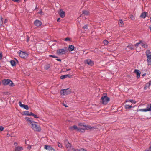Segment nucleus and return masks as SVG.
Returning <instances> with one entry per match:
<instances>
[{
    "instance_id": "1",
    "label": "nucleus",
    "mask_w": 151,
    "mask_h": 151,
    "mask_svg": "<svg viewBox=\"0 0 151 151\" xmlns=\"http://www.w3.org/2000/svg\"><path fill=\"white\" fill-rule=\"evenodd\" d=\"M83 123H80L79 126H82L81 128L78 127L74 125L72 127H69V129L70 130H75L77 131L83 132L85 130L90 129L92 128V127L88 126L83 125Z\"/></svg>"
},
{
    "instance_id": "2",
    "label": "nucleus",
    "mask_w": 151,
    "mask_h": 151,
    "mask_svg": "<svg viewBox=\"0 0 151 151\" xmlns=\"http://www.w3.org/2000/svg\"><path fill=\"white\" fill-rule=\"evenodd\" d=\"M68 51V49L67 47H64L62 49H58L57 51L58 55H61L65 54Z\"/></svg>"
},
{
    "instance_id": "3",
    "label": "nucleus",
    "mask_w": 151,
    "mask_h": 151,
    "mask_svg": "<svg viewBox=\"0 0 151 151\" xmlns=\"http://www.w3.org/2000/svg\"><path fill=\"white\" fill-rule=\"evenodd\" d=\"M146 54L147 56V61L148 65H151V52L149 50L146 52Z\"/></svg>"
},
{
    "instance_id": "4",
    "label": "nucleus",
    "mask_w": 151,
    "mask_h": 151,
    "mask_svg": "<svg viewBox=\"0 0 151 151\" xmlns=\"http://www.w3.org/2000/svg\"><path fill=\"white\" fill-rule=\"evenodd\" d=\"M30 126L35 131L39 132L41 130L40 127L37 125L36 123H30Z\"/></svg>"
},
{
    "instance_id": "5",
    "label": "nucleus",
    "mask_w": 151,
    "mask_h": 151,
    "mask_svg": "<svg viewBox=\"0 0 151 151\" xmlns=\"http://www.w3.org/2000/svg\"><path fill=\"white\" fill-rule=\"evenodd\" d=\"M62 95H65L70 94L71 93V90L70 88L61 90L60 91Z\"/></svg>"
},
{
    "instance_id": "6",
    "label": "nucleus",
    "mask_w": 151,
    "mask_h": 151,
    "mask_svg": "<svg viewBox=\"0 0 151 151\" xmlns=\"http://www.w3.org/2000/svg\"><path fill=\"white\" fill-rule=\"evenodd\" d=\"M109 100V99L106 96H103L101 98V101L103 104H106Z\"/></svg>"
},
{
    "instance_id": "7",
    "label": "nucleus",
    "mask_w": 151,
    "mask_h": 151,
    "mask_svg": "<svg viewBox=\"0 0 151 151\" xmlns=\"http://www.w3.org/2000/svg\"><path fill=\"white\" fill-rule=\"evenodd\" d=\"M2 83L4 85H9L11 86H14V84L12 81L8 79L3 80L2 81Z\"/></svg>"
},
{
    "instance_id": "8",
    "label": "nucleus",
    "mask_w": 151,
    "mask_h": 151,
    "mask_svg": "<svg viewBox=\"0 0 151 151\" xmlns=\"http://www.w3.org/2000/svg\"><path fill=\"white\" fill-rule=\"evenodd\" d=\"M19 54L20 57L22 58H25L28 56V54L27 52L22 51L19 52Z\"/></svg>"
},
{
    "instance_id": "9",
    "label": "nucleus",
    "mask_w": 151,
    "mask_h": 151,
    "mask_svg": "<svg viewBox=\"0 0 151 151\" xmlns=\"http://www.w3.org/2000/svg\"><path fill=\"white\" fill-rule=\"evenodd\" d=\"M85 64H87L89 65H93L94 64V62L90 59H88L84 61Z\"/></svg>"
},
{
    "instance_id": "10",
    "label": "nucleus",
    "mask_w": 151,
    "mask_h": 151,
    "mask_svg": "<svg viewBox=\"0 0 151 151\" xmlns=\"http://www.w3.org/2000/svg\"><path fill=\"white\" fill-rule=\"evenodd\" d=\"M19 104L20 107L23 108L27 110H28L29 109V108L28 105L22 104L21 102L20 101L19 102Z\"/></svg>"
},
{
    "instance_id": "11",
    "label": "nucleus",
    "mask_w": 151,
    "mask_h": 151,
    "mask_svg": "<svg viewBox=\"0 0 151 151\" xmlns=\"http://www.w3.org/2000/svg\"><path fill=\"white\" fill-rule=\"evenodd\" d=\"M134 47L132 44H129L126 48V50L128 51L132 50L134 49Z\"/></svg>"
},
{
    "instance_id": "12",
    "label": "nucleus",
    "mask_w": 151,
    "mask_h": 151,
    "mask_svg": "<svg viewBox=\"0 0 151 151\" xmlns=\"http://www.w3.org/2000/svg\"><path fill=\"white\" fill-rule=\"evenodd\" d=\"M59 14L60 17L62 18H63L65 16V12L62 9H60V10Z\"/></svg>"
},
{
    "instance_id": "13",
    "label": "nucleus",
    "mask_w": 151,
    "mask_h": 151,
    "mask_svg": "<svg viewBox=\"0 0 151 151\" xmlns=\"http://www.w3.org/2000/svg\"><path fill=\"white\" fill-rule=\"evenodd\" d=\"M35 25L37 26H39L41 25L42 23L40 21L36 20L34 22Z\"/></svg>"
},
{
    "instance_id": "14",
    "label": "nucleus",
    "mask_w": 151,
    "mask_h": 151,
    "mask_svg": "<svg viewBox=\"0 0 151 151\" xmlns=\"http://www.w3.org/2000/svg\"><path fill=\"white\" fill-rule=\"evenodd\" d=\"M141 45L144 48L146 49L147 47V44L144 41H141Z\"/></svg>"
},
{
    "instance_id": "15",
    "label": "nucleus",
    "mask_w": 151,
    "mask_h": 151,
    "mask_svg": "<svg viewBox=\"0 0 151 151\" xmlns=\"http://www.w3.org/2000/svg\"><path fill=\"white\" fill-rule=\"evenodd\" d=\"M67 77H69L70 78H71V76L70 74L63 75L61 76L60 77V78L61 79H63Z\"/></svg>"
},
{
    "instance_id": "16",
    "label": "nucleus",
    "mask_w": 151,
    "mask_h": 151,
    "mask_svg": "<svg viewBox=\"0 0 151 151\" xmlns=\"http://www.w3.org/2000/svg\"><path fill=\"white\" fill-rule=\"evenodd\" d=\"M68 151H78V149H76L74 148L72 145L68 149Z\"/></svg>"
},
{
    "instance_id": "17",
    "label": "nucleus",
    "mask_w": 151,
    "mask_h": 151,
    "mask_svg": "<svg viewBox=\"0 0 151 151\" xmlns=\"http://www.w3.org/2000/svg\"><path fill=\"white\" fill-rule=\"evenodd\" d=\"M134 72L137 75V77L139 78L140 76V72L138 70L135 69L134 71Z\"/></svg>"
},
{
    "instance_id": "18",
    "label": "nucleus",
    "mask_w": 151,
    "mask_h": 151,
    "mask_svg": "<svg viewBox=\"0 0 151 151\" xmlns=\"http://www.w3.org/2000/svg\"><path fill=\"white\" fill-rule=\"evenodd\" d=\"M23 150V148L22 147L18 146L15 147V151H20Z\"/></svg>"
},
{
    "instance_id": "19",
    "label": "nucleus",
    "mask_w": 151,
    "mask_h": 151,
    "mask_svg": "<svg viewBox=\"0 0 151 151\" xmlns=\"http://www.w3.org/2000/svg\"><path fill=\"white\" fill-rule=\"evenodd\" d=\"M74 46L72 45H70L69 46L68 49L69 51L70 52L74 50Z\"/></svg>"
},
{
    "instance_id": "20",
    "label": "nucleus",
    "mask_w": 151,
    "mask_h": 151,
    "mask_svg": "<svg viewBox=\"0 0 151 151\" xmlns=\"http://www.w3.org/2000/svg\"><path fill=\"white\" fill-rule=\"evenodd\" d=\"M146 14L147 12H143L141 14L140 17L143 18H145L146 17Z\"/></svg>"
},
{
    "instance_id": "21",
    "label": "nucleus",
    "mask_w": 151,
    "mask_h": 151,
    "mask_svg": "<svg viewBox=\"0 0 151 151\" xmlns=\"http://www.w3.org/2000/svg\"><path fill=\"white\" fill-rule=\"evenodd\" d=\"M44 148L45 149L48 150L49 151L51 150V149H52V147L50 146L45 145V146Z\"/></svg>"
},
{
    "instance_id": "22",
    "label": "nucleus",
    "mask_w": 151,
    "mask_h": 151,
    "mask_svg": "<svg viewBox=\"0 0 151 151\" xmlns=\"http://www.w3.org/2000/svg\"><path fill=\"white\" fill-rule=\"evenodd\" d=\"M130 102L133 104H135L136 102V101H135L134 100H131V99L128 100L126 101V102Z\"/></svg>"
},
{
    "instance_id": "23",
    "label": "nucleus",
    "mask_w": 151,
    "mask_h": 151,
    "mask_svg": "<svg viewBox=\"0 0 151 151\" xmlns=\"http://www.w3.org/2000/svg\"><path fill=\"white\" fill-rule=\"evenodd\" d=\"M10 63L11 64V65L12 66H15L16 65V63L14 60H11L10 61Z\"/></svg>"
},
{
    "instance_id": "24",
    "label": "nucleus",
    "mask_w": 151,
    "mask_h": 151,
    "mask_svg": "<svg viewBox=\"0 0 151 151\" xmlns=\"http://www.w3.org/2000/svg\"><path fill=\"white\" fill-rule=\"evenodd\" d=\"M82 14H84L85 15H89V13L87 11H83L82 12Z\"/></svg>"
},
{
    "instance_id": "25",
    "label": "nucleus",
    "mask_w": 151,
    "mask_h": 151,
    "mask_svg": "<svg viewBox=\"0 0 151 151\" xmlns=\"http://www.w3.org/2000/svg\"><path fill=\"white\" fill-rule=\"evenodd\" d=\"M32 112H29L28 111H26L24 112V114L26 115H31V114H32Z\"/></svg>"
},
{
    "instance_id": "26",
    "label": "nucleus",
    "mask_w": 151,
    "mask_h": 151,
    "mask_svg": "<svg viewBox=\"0 0 151 151\" xmlns=\"http://www.w3.org/2000/svg\"><path fill=\"white\" fill-rule=\"evenodd\" d=\"M119 24L120 26H122L123 25V23L121 19L119 20Z\"/></svg>"
},
{
    "instance_id": "27",
    "label": "nucleus",
    "mask_w": 151,
    "mask_h": 151,
    "mask_svg": "<svg viewBox=\"0 0 151 151\" xmlns=\"http://www.w3.org/2000/svg\"><path fill=\"white\" fill-rule=\"evenodd\" d=\"M132 107L131 105H125V107L126 109H130Z\"/></svg>"
},
{
    "instance_id": "28",
    "label": "nucleus",
    "mask_w": 151,
    "mask_h": 151,
    "mask_svg": "<svg viewBox=\"0 0 151 151\" xmlns=\"http://www.w3.org/2000/svg\"><path fill=\"white\" fill-rule=\"evenodd\" d=\"M2 19L3 18L2 17L0 16V26L3 23Z\"/></svg>"
},
{
    "instance_id": "29",
    "label": "nucleus",
    "mask_w": 151,
    "mask_h": 151,
    "mask_svg": "<svg viewBox=\"0 0 151 151\" xmlns=\"http://www.w3.org/2000/svg\"><path fill=\"white\" fill-rule=\"evenodd\" d=\"M58 145L59 147H60L62 148H63V146H62V144L60 142L58 143Z\"/></svg>"
},
{
    "instance_id": "30",
    "label": "nucleus",
    "mask_w": 151,
    "mask_h": 151,
    "mask_svg": "<svg viewBox=\"0 0 151 151\" xmlns=\"http://www.w3.org/2000/svg\"><path fill=\"white\" fill-rule=\"evenodd\" d=\"M140 44H141V41H140L139 42L136 43L135 45V46L136 47V48L138 47Z\"/></svg>"
},
{
    "instance_id": "31",
    "label": "nucleus",
    "mask_w": 151,
    "mask_h": 151,
    "mask_svg": "<svg viewBox=\"0 0 151 151\" xmlns=\"http://www.w3.org/2000/svg\"><path fill=\"white\" fill-rule=\"evenodd\" d=\"M103 43L105 45H107L108 44V42L106 40H105L103 41Z\"/></svg>"
},
{
    "instance_id": "32",
    "label": "nucleus",
    "mask_w": 151,
    "mask_h": 151,
    "mask_svg": "<svg viewBox=\"0 0 151 151\" xmlns=\"http://www.w3.org/2000/svg\"><path fill=\"white\" fill-rule=\"evenodd\" d=\"M50 68V65L49 64L45 65V68L46 70Z\"/></svg>"
},
{
    "instance_id": "33",
    "label": "nucleus",
    "mask_w": 151,
    "mask_h": 151,
    "mask_svg": "<svg viewBox=\"0 0 151 151\" xmlns=\"http://www.w3.org/2000/svg\"><path fill=\"white\" fill-rule=\"evenodd\" d=\"M72 146V145H71V144L70 143H68L66 145V147L68 149L69 147H70V146Z\"/></svg>"
},
{
    "instance_id": "34",
    "label": "nucleus",
    "mask_w": 151,
    "mask_h": 151,
    "mask_svg": "<svg viewBox=\"0 0 151 151\" xmlns=\"http://www.w3.org/2000/svg\"><path fill=\"white\" fill-rule=\"evenodd\" d=\"M64 40L66 41H70L71 39L69 37H66Z\"/></svg>"
},
{
    "instance_id": "35",
    "label": "nucleus",
    "mask_w": 151,
    "mask_h": 151,
    "mask_svg": "<svg viewBox=\"0 0 151 151\" xmlns=\"http://www.w3.org/2000/svg\"><path fill=\"white\" fill-rule=\"evenodd\" d=\"M78 151H87L86 149L84 148H81L80 149H78Z\"/></svg>"
},
{
    "instance_id": "36",
    "label": "nucleus",
    "mask_w": 151,
    "mask_h": 151,
    "mask_svg": "<svg viewBox=\"0 0 151 151\" xmlns=\"http://www.w3.org/2000/svg\"><path fill=\"white\" fill-rule=\"evenodd\" d=\"M130 18L132 20H134L135 18L134 17L133 15H131L130 16Z\"/></svg>"
},
{
    "instance_id": "37",
    "label": "nucleus",
    "mask_w": 151,
    "mask_h": 151,
    "mask_svg": "<svg viewBox=\"0 0 151 151\" xmlns=\"http://www.w3.org/2000/svg\"><path fill=\"white\" fill-rule=\"evenodd\" d=\"M31 115L33 116L35 118H38V117H37V115L33 113H32L31 114Z\"/></svg>"
},
{
    "instance_id": "38",
    "label": "nucleus",
    "mask_w": 151,
    "mask_h": 151,
    "mask_svg": "<svg viewBox=\"0 0 151 151\" xmlns=\"http://www.w3.org/2000/svg\"><path fill=\"white\" fill-rule=\"evenodd\" d=\"M64 143L65 145L67 144L68 143H70L68 140L66 139L65 140Z\"/></svg>"
},
{
    "instance_id": "39",
    "label": "nucleus",
    "mask_w": 151,
    "mask_h": 151,
    "mask_svg": "<svg viewBox=\"0 0 151 151\" xmlns=\"http://www.w3.org/2000/svg\"><path fill=\"white\" fill-rule=\"evenodd\" d=\"M4 129V127L2 126H0V130L1 131H3V129Z\"/></svg>"
},
{
    "instance_id": "40",
    "label": "nucleus",
    "mask_w": 151,
    "mask_h": 151,
    "mask_svg": "<svg viewBox=\"0 0 151 151\" xmlns=\"http://www.w3.org/2000/svg\"><path fill=\"white\" fill-rule=\"evenodd\" d=\"M49 56H50V57H52L54 58H57V56H54V55H49Z\"/></svg>"
},
{
    "instance_id": "41",
    "label": "nucleus",
    "mask_w": 151,
    "mask_h": 151,
    "mask_svg": "<svg viewBox=\"0 0 151 151\" xmlns=\"http://www.w3.org/2000/svg\"><path fill=\"white\" fill-rule=\"evenodd\" d=\"M150 84V83L149 85H148V84H147L145 86V87H144V89H146L149 86V85Z\"/></svg>"
},
{
    "instance_id": "42",
    "label": "nucleus",
    "mask_w": 151,
    "mask_h": 151,
    "mask_svg": "<svg viewBox=\"0 0 151 151\" xmlns=\"http://www.w3.org/2000/svg\"><path fill=\"white\" fill-rule=\"evenodd\" d=\"M83 28L85 29H87V25H86L83 27Z\"/></svg>"
},
{
    "instance_id": "43",
    "label": "nucleus",
    "mask_w": 151,
    "mask_h": 151,
    "mask_svg": "<svg viewBox=\"0 0 151 151\" xmlns=\"http://www.w3.org/2000/svg\"><path fill=\"white\" fill-rule=\"evenodd\" d=\"M32 146L31 145H29L27 147V148L28 149H29V150H30Z\"/></svg>"
},
{
    "instance_id": "44",
    "label": "nucleus",
    "mask_w": 151,
    "mask_h": 151,
    "mask_svg": "<svg viewBox=\"0 0 151 151\" xmlns=\"http://www.w3.org/2000/svg\"><path fill=\"white\" fill-rule=\"evenodd\" d=\"M2 53H0V60H1L2 58Z\"/></svg>"
},
{
    "instance_id": "45",
    "label": "nucleus",
    "mask_w": 151,
    "mask_h": 151,
    "mask_svg": "<svg viewBox=\"0 0 151 151\" xmlns=\"http://www.w3.org/2000/svg\"><path fill=\"white\" fill-rule=\"evenodd\" d=\"M63 105L64 106H65L66 107H68V105L65 104H63Z\"/></svg>"
},
{
    "instance_id": "46",
    "label": "nucleus",
    "mask_w": 151,
    "mask_h": 151,
    "mask_svg": "<svg viewBox=\"0 0 151 151\" xmlns=\"http://www.w3.org/2000/svg\"><path fill=\"white\" fill-rule=\"evenodd\" d=\"M7 22V19H5L4 21V23H6Z\"/></svg>"
},
{
    "instance_id": "47",
    "label": "nucleus",
    "mask_w": 151,
    "mask_h": 151,
    "mask_svg": "<svg viewBox=\"0 0 151 151\" xmlns=\"http://www.w3.org/2000/svg\"><path fill=\"white\" fill-rule=\"evenodd\" d=\"M49 151H55V150L52 148V149H51V150Z\"/></svg>"
},
{
    "instance_id": "48",
    "label": "nucleus",
    "mask_w": 151,
    "mask_h": 151,
    "mask_svg": "<svg viewBox=\"0 0 151 151\" xmlns=\"http://www.w3.org/2000/svg\"><path fill=\"white\" fill-rule=\"evenodd\" d=\"M13 1L15 2H18L19 0H12Z\"/></svg>"
},
{
    "instance_id": "49",
    "label": "nucleus",
    "mask_w": 151,
    "mask_h": 151,
    "mask_svg": "<svg viewBox=\"0 0 151 151\" xmlns=\"http://www.w3.org/2000/svg\"><path fill=\"white\" fill-rule=\"evenodd\" d=\"M7 137H12V136H11V135L10 134H9L8 133L7 134Z\"/></svg>"
},
{
    "instance_id": "50",
    "label": "nucleus",
    "mask_w": 151,
    "mask_h": 151,
    "mask_svg": "<svg viewBox=\"0 0 151 151\" xmlns=\"http://www.w3.org/2000/svg\"><path fill=\"white\" fill-rule=\"evenodd\" d=\"M17 144L16 142H15L14 144V145L15 146H17Z\"/></svg>"
},
{
    "instance_id": "51",
    "label": "nucleus",
    "mask_w": 151,
    "mask_h": 151,
    "mask_svg": "<svg viewBox=\"0 0 151 151\" xmlns=\"http://www.w3.org/2000/svg\"><path fill=\"white\" fill-rule=\"evenodd\" d=\"M57 60L58 61H61V60L59 59H57Z\"/></svg>"
},
{
    "instance_id": "52",
    "label": "nucleus",
    "mask_w": 151,
    "mask_h": 151,
    "mask_svg": "<svg viewBox=\"0 0 151 151\" xmlns=\"http://www.w3.org/2000/svg\"><path fill=\"white\" fill-rule=\"evenodd\" d=\"M60 18H58V19L57 20V22H60Z\"/></svg>"
},
{
    "instance_id": "53",
    "label": "nucleus",
    "mask_w": 151,
    "mask_h": 151,
    "mask_svg": "<svg viewBox=\"0 0 151 151\" xmlns=\"http://www.w3.org/2000/svg\"><path fill=\"white\" fill-rule=\"evenodd\" d=\"M42 12V11H40L39 12V14H41Z\"/></svg>"
},
{
    "instance_id": "54",
    "label": "nucleus",
    "mask_w": 151,
    "mask_h": 151,
    "mask_svg": "<svg viewBox=\"0 0 151 151\" xmlns=\"http://www.w3.org/2000/svg\"><path fill=\"white\" fill-rule=\"evenodd\" d=\"M149 28L150 29V31H151V26H149Z\"/></svg>"
},
{
    "instance_id": "55",
    "label": "nucleus",
    "mask_w": 151,
    "mask_h": 151,
    "mask_svg": "<svg viewBox=\"0 0 151 151\" xmlns=\"http://www.w3.org/2000/svg\"><path fill=\"white\" fill-rule=\"evenodd\" d=\"M70 70V69H67L66 70V71H68Z\"/></svg>"
},
{
    "instance_id": "56",
    "label": "nucleus",
    "mask_w": 151,
    "mask_h": 151,
    "mask_svg": "<svg viewBox=\"0 0 151 151\" xmlns=\"http://www.w3.org/2000/svg\"><path fill=\"white\" fill-rule=\"evenodd\" d=\"M68 122H73V121H68Z\"/></svg>"
},
{
    "instance_id": "57",
    "label": "nucleus",
    "mask_w": 151,
    "mask_h": 151,
    "mask_svg": "<svg viewBox=\"0 0 151 151\" xmlns=\"http://www.w3.org/2000/svg\"><path fill=\"white\" fill-rule=\"evenodd\" d=\"M29 40V39H28L27 40V42H28Z\"/></svg>"
},
{
    "instance_id": "58",
    "label": "nucleus",
    "mask_w": 151,
    "mask_h": 151,
    "mask_svg": "<svg viewBox=\"0 0 151 151\" xmlns=\"http://www.w3.org/2000/svg\"><path fill=\"white\" fill-rule=\"evenodd\" d=\"M150 20L151 21V17H150Z\"/></svg>"
},
{
    "instance_id": "59",
    "label": "nucleus",
    "mask_w": 151,
    "mask_h": 151,
    "mask_svg": "<svg viewBox=\"0 0 151 151\" xmlns=\"http://www.w3.org/2000/svg\"><path fill=\"white\" fill-rule=\"evenodd\" d=\"M33 123H36V122H33Z\"/></svg>"
}]
</instances>
